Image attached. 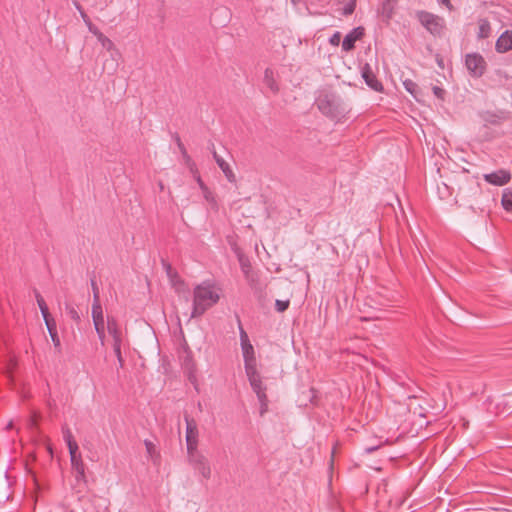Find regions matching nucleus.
Masks as SVG:
<instances>
[{
  "label": "nucleus",
  "mask_w": 512,
  "mask_h": 512,
  "mask_svg": "<svg viewBox=\"0 0 512 512\" xmlns=\"http://www.w3.org/2000/svg\"><path fill=\"white\" fill-rule=\"evenodd\" d=\"M221 294V287L210 280L196 285L193 289L191 317H201L220 301Z\"/></svg>",
  "instance_id": "f257e3e1"
},
{
  "label": "nucleus",
  "mask_w": 512,
  "mask_h": 512,
  "mask_svg": "<svg viewBox=\"0 0 512 512\" xmlns=\"http://www.w3.org/2000/svg\"><path fill=\"white\" fill-rule=\"evenodd\" d=\"M246 376L250 383V386L254 393L256 394L258 401L260 403V415H264L268 411V397L266 394L267 387L263 383V379L258 371V369H253L246 371Z\"/></svg>",
  "instance_id": "f03ea898"
},
{
  "label": "nucleus",
  "mask_w": 512,
  "mask_h": 512,
  "mask_svg": "<svg viewBox=\"0 0 512 512\" xmlns=\"http://www.w3.org/2000/svg\"><path fill=\"white\" fill-rule=\"evenodd\" d=\"M416 17L421 25L434 36H440L446 28L444 18L436 14L422 10L417 11Z\"/></svg>",
  "instance_id": "7ed1b4c3"
},
{
  "label": "nucleus",
  "mask_w": 512,
  "mask_h": 512,
  "mask_svg": "<svg viewBox=\"0 0 512 512\" xmlns=\"http://www.w3.org/2000/svg\"><path fill=\"white\" fill-rule=\"evenodd\" d=\"M240 344L242 355L244 359L245 372L253 369H257V360L255 356L254 347L251 344L248 334L242 326L239 327Z\"/></svg>",
  "instance_id": "20e7f679"
},
{
  "label": "nucleus",
  "mask_w": 512,
  "mask_h": 512,
  "mask_svg": "<svg viewBox=\"0 0 512 512\" xmlns=\"http://www.w3.org/2000/svg\"><path fill=\"white\" fill-rule=\"evenodd\" d=\"M107 330L109 335L112 337V346L114 353L119 362V366L123 367L124 360L121 353V347L123 343V333L116 321L113 317H108L107 319Z\"/></svg>",
  "instance_id": "39448f33"
},
{
  "label": "nucleus",
  "mask_w": 512,
  "mask_h": 512,
  "mask_svg": "<svg viewBox=\"0 0 512 512\" xmlns=\"http://www.w3.org/2000/svg\"><path fill=\"white\" fill-rule=\"evenodd\" d=\"M465 65L473 77H481L486 70V61L479 53L467 54Z\"/></svg>",
  "instance_id": "423d86ee"
},
{
  "label": "nucleus",
  "mask_w": 512,
  "mask_h": 512,
  "mask_svg": "<svg viewBox=\"0 0 512 512\" xmlns=\"http://www.w3.org/2000/svg\"><path fill=\"white\" fill-rule=\"evenodd\" d=\"M188 458L194 469L202 475L203 478L211 477V468L209 463L200 454V450H188Z\"/></svg>",
  "instance_id": "0eeeda50"
},
{
  "label": "nucleus",
  "mask_w": 512,
  "mask_h": 512,
  "mask_svg": "<svg viewBox=\"0 0 512 512\" xmlns=\"http://www.w3.org/2000/svg\"><path fill=\"white\" fill-rule=\"evenodd\" d=\"M483 178L489 184L503 186L510 182L512 176L508 170L499 169L495 172L484 174Z\"/></svg>",
  "instance_id": "6e6552de"
},
{
  "label": "nucleus",
  "mask_w": 512,
  "mask_h": 512,
  "mask_svg": "<svg viewBox=\"0 0 512 512\" xmlns=\"http://www.w3.org/2000/svg\"><path fill=\"white\" fill-rule=\"evenodd\" d=\"M185 422L187 448H196L199 437L197 423L193 418L189 416H185Z\"/></svg>",
  "instance_id": "1a4fd4ad"
},
{
  "label": "nucleus",
  "mask_w": 512,
  "mask_h": 512,
  "mask_svg": "<svg viewBox=\"0 0 512 512\" xmlns=\"http://www.w3.org/2000/svg\"><path fill=\"white\" fill-rule=\"evenodd\" d=\"M93 285V304H92V319L93 323H104L103 309L100 304L99 292L94 282Z\"/></svg>",
  "instance_id": "9d476101"
},
{
  "label": "nucleus",
  "mask_w": 512,
  "mask_h": 512,
  "mask_svg": "<svg viewBox=\"0 0 512 512\" xmlns=\"http://www.w3.org/2000/svg\"><path fill=\"white\" fill-rule=\"evenodd\" d=\"M363 35L364 29L362 27L354 28L344 37L342 49L346 52L351 51L355 46V42L361 39Z\"/></svg>",
  "instance_id": "9b49d317"
},
{
  "label": "nucleus",
  "mask_w": 512,
  "mask_h": 512,
  "mask_svg": "<svg viewBox=\"0 0 512 512\" xmlns=\"http://www.w3.org/2000/svg\"><path fill=\"white\" fill-rule=\"evenodd\" d=\"M362 77L365 80L366 84L375 91H382L383 86L380 81H378L376 75L373 73L369 64H365L362 67Z\"/></svg>",
  "instance_id": "f8f14e48"
},
{
  "label": "nucleus",
  "mask_w": 512,
  "mask_h": 512,
  "mask_svg": "<svg viewBox=\"0 0 512 512\" xmlns=\"http://www.w3.org/2000/svg\"><path fill=\"white\" fill-rule=\"evenodd\" d=\"M495 49L499 53H506L512 50V30H506L498 37Z\"/></svg>",
  "instance_id": "ddd939ff"
},
{
  "label": "nucleus",
  "mask_w": 512,
  "mask_h": 512,
  "mask_svg": "<svg viewBox=\"0 0 512 512\" xmlns=\"http://www.w3.org/2000/svg\"><path fill=\"white\" fill-rule=\"evenodd\" d=\"M71 464L73 470L76 472V478L81 479L84 477L85 469L82 462L81 450H69Z\"/></svg>",
  "instance_id": "4468645a"
},
{
  "label": "nucleus",
  "mask_w": 512,
  "mask_h": 512,
  "mask_svg": "<svg viewBox=\"0 0 512 512\" xmlns=\"http://www.w3.org/2000/svg\"><path fill=\"white\" fill-rule=\"evenodd\" d=\"M213 157H214L217 165L219 166V168L221 169V171L225 175L226 179L230 183H235L236 182V175L233 172V169L231 168V166L222 157H220L216 153V151L213 152Z\"/></svg>",
  "instance_id": "2eb2a0df"
},
{
  "label": "nucleus",
  "mask_w": 512,
  "mask_h": 512,
  "mask_svg": "<svg viewBox=\"0 0 512 512\" xmlns=\"http://www.w3.org/2000/svg\"><path fill=\"white\" fill-rule=\"evenodd\" d=\"M264 84L273 94L278 93L279 85L275 77V72L270 68H267L264 72Z\"/></svg>",
  "instance_id": "dca6fc26"
},
{
  "label": "nucleus",
  "mask_w": 512,
  "mask_h": 512,
  "mask_svg": "<svg viewBox=\"0 0 512 512\" xmlns=\"http://www.w3.org/2000/svg\"><path fill=\"white\" fill-rule=\"evenodd\" d=\"M491 35V25L488 20L480 19L478 21V33L477 36L480 39H486Z\"/></svg>",
  "instance_id": "f3484780"
},
{
  "label": "nucleus",
  "mask_w": 512,
  "mask_h": 512,
  "mask_svg": "<svg viewBox=\"0 0 512 512\" xmlns=\"http://www.w3.org/2000/svg\"><path fill=\"white\" fill-rule=\"evenodd\" d=\"M501 203L507 212H512V191L505 189L502 194Z\"/></svg>",
  "instance_id": "a211bd4d"
},
{
  "label": "nucleus",
  "mask_w": 512,
  "mask_h": 512,
  "mask_svg": "<svg viewBox=\"0 0 512 512\" xmlns=\"http://www.w3.org/2000/svg\"><path fill=\"white\" fill-rule=\"evenodd\" d=\"M96 38L97 40L101 43V45L107 49L108 51L110 50H113L114 49V43L107 37L105 36L102 32H100L99 34L96 35Z\"/></svg>",
  "instance_id": "6ab92c4d"
},
{
  "label": "nucleus",
  "mask_w": 512,
  "mask_h": 512,
  "mask_svg": "<svg viewBox=\"0 0 512 512\" xmlns=\"http://www.w3.org/2000/svg\"><path fill=\"white\" fill-rule=\"evenodd\" d=\"M403 85L410 94H412L415 98L417 97L418 85L414 81L406 79L403 81Z\"/></svg>",
  "instance_id": "aec40b11"
},
{
  "label": "nucleus",
  "mask_w": 512,
  "mask_h": 512,
  "mask_svg": "<svg viewBox=\"0 0 512 512\" xmlns=\"http://www.w3.org/2000/svg\"><path fill=\"white\" fill-rule=\"evenodd\" d=\"M36 300H37V303H38V306H39L42 316L46 317L47 315H49L50 313H49L48 307L46 305V302L38 292L36 293Z\"/></svg>",
  "instance_id": "412c9836"
},
{
  "label": "nucleus",
  "mask_w": 512,
  "mask_h": 512,
  "mask_svg": "<svg viewBox=\"0 0 512 512\" xmlns=\"http://www.w3.org/2000/svg\"><path fill=\"white\" fill-rule=\"evenodd\" d=\"M47 330L49 333L57 331V326L55 320L49 315L43 317Z\"/></svg>",
  "instance_id": "4be33fe9"
},
{
  "label": "nucleus",
  "mask_w": 512,
  "mask_h": 512,
  "mask_svg": "<svg viewBox=\"0 0 512 512\" xmlns=\"http://www.w3.org/2000/svg\"><path fill=\"white\" fill-rule=\"evenodd\" d=\"M94 327H95V330H96V332L98 334V337H99L100 341L103 344L104 343V338H105L104 323H94Z\"/></svg>",
  "instance_id": "5701e85b"
},
{
  "label": "nucleus",
  "mask_w": 512,
  "mask_h": 512,
  "mask_svg": "<svg viewBox=\"0 0 512 512\" xmlns=\"http://www.w3.org/2000/svg\"><path fill=\"white\" fill-rule=\"evenodd\" d=\"M381 14L386 18V20H389L392 17L393 9L390 7L389 2L386 1V3L383 4Z\"/></svg>",
  "instance_id": "b1692460"
},
{
  "label": "nucleus",
  "mask_w": 512,
  "mask_h": 512,
  "mask_svg": "<svg viewBox=\"0 0 512 512\" xmlns=\"http://www.w3.org/2000/svg\"><path fill=\"white\" fill-rule=\"evenodd\" d=\"M356 8V0H350L343 8L344 15H351Z\"/></svg>",
  "instance_id": "393cba45"
},
{
  "label": "nucleus",
  "mask_w": 512,
  "mask_h": 512,
  "mask_svg": "<svg viewBox=\"0 0 512 512\" xmlns=\"http://www.w3.org/2000/svg\"><path fill=\"white\" fill-rule=\"evenodd\" d=\"M289 307V301H282V300H276L275 302V308L278 312H284Z\"/></svg>",
  "instance_id": "a878e982"
},
{
  "label": "nucleus",
  "mask_w": 512,
  "mask_h": 512,
  "mask_svg": "<svg viewBox=\"0 0 512 512\" xmlns=\"http://www.w3.org/2000/svg\"><path fill=\"white\" fill-rule=\"evenodd\" d=\"M49 334H50L51 340H52V342H53V344H54V347H55L58 351H60V350H61V342H60V338H59V336H58L57 331H55V332H51V333H49Z\"/></svg>",
  "instance_id": "bb28decb"
},
{
  "label": "nucleus",
  "mask_w": 512,
  "mask_h": 512,
  "mask_svg": "<svg viewBox=\"0 0 512 512\" xmlns=\"http://www.w3.org/2000/svg\"><path fill=\"white\" fill-rule=\"evenodd\" d=\"M64 438L67 440L68 448H78L77 444L72 440V435L69 431L64 434Z\"/></svg>",
  "instance_id": "cd10ccee"
},
{
  "label": "nucleus",
  "mask_w": 512,
  "mask_h": 512,
  "mask_svg": "<svg viewBox=\"0 0 512 512\" xmlns=\"http://www.w3.org/2000/svg\"><path fill=\"white\" fill-rule=\"evenodd\" d=\"M88 30L93 34V35H97L99 34L101 31L91 22V20H89L88 22H85Z\"/></svg>",
  "instance_id": "c85d7f7f"
},
{
  "label": "nucleus",
  "mask_w": 512,
  "mask_h": 512,
  "mask_svg": "<svg viewBox=\"0 0 512 512\" xmlns=\"http://www.w3.org/2000/svg\"><path fill=\"white\" fill-rule=\"evenodd\" d=\"M168 275L170 276L171 278V282L173 283V285H176L177 283H181L182 284V281L181 279L177 276L176 273L172 274L171 273V268L170 266L168 267Z\"/></svg>",
  "instance_id": "c756f323"
},
{
  "label": "nucleus",
  "mask_w": 512,
  "mask_h": 512,
  "mask_svg": "<svg viewBox=\"0 0 512 512\" xmlns=\"http://www.w3.org/2000/svg\"><path fill=\"white\" fill-rule=\"evenodd\" d=\"M340 38H341V34L340 32H336L332 35V37L330 38V43L334 46H337L339 45L340 43Z\"/></svg>",
  "instance_id": "7c9ffc66"
},
{
  "label": "nucleus",
  "mask_w": 512,
  "mask_h": 512,
  "mask_svg": "<svg viewBox=\"0 0 512 512\" xmlns=\"http://www.w3.org/2000/svg\"><path fill=\"white\" fill-rule=\"evenodd\" d=\"M68 312H69L70 317L73 320H75L77 322L80 320V316H79L78 312L73 307H70Z\"/></svg>",
  "instance_id": "2f4dec72"
},
{
  "label": "nucleus",
  "mask_w": 512,
  "mask_h": 512,
  "mask_svg": "<svg viewBox=\"0 0 512 512\" xmlns=\"http://www.w3.org/2000/svg\"><path fill=\"white\" fill-rule=\"evenodd\" d=\"M433 93H434V95H435L436 97H438V98L442 99V98H443V96H444V93H445V92H444V90H443V89H441L440 87L434 86V87H433Z\"/></svg>",
  "instance_id": "473e14b6"
},
{
  "label": "nucleus",
  "mask_w": 512,
  "mask_h": 512,
  "mask_svg": "<svg viewBox=\"0 0 512 512\" xmlns=\"http://www.w3.org/2000/svg\"><path fill=\"white\" fill-rule=\"evenodd\" d=\"M76 7H77L78 11L80 12V15H81V17H82V19H83L84 23H85V22H88V21L90 20V18H89V17H88V15L84 12V10L82 9V7H81L80 5H77Z\"/></svg>",
  "instance_id": "72a5a7b5"
},
{
  "label": "nucleus",
  "mask_w": 512,
  "mask_h": 512,
  "mask_svg": "<svg viewBox=\"0 0 512 512\" xmlns=\"http://www.w3.org/2000/svg\"><path fill=\"white\" fill-rule=\"evenodd\" d=\"M438 2L444 5L448 10H453V5L451 4L450 0H438Z\"/></svg>",
  "instance_id": "f704fd0d"
},
{
  "label": "nucleus",
  "mask_w": 512,
  "mask_h": 512,
  "mask_svg": "<svg viewBox=\"0 0 512 512\" xmlns=\"http://www.w3.org/2000/svg\"><path fill=\"white\" fill-rule=\"evenodd\" d=\"M188 166L190 168L191 173L194 175V178H195L197 176V174H199L195 163L193 162V163L189 164Z\"/></svg>",
  "instance_id": "c9c22d12"
},
{
  "label": "nucleus",
  "mask_w": 512,
  "mask_h": 512,
  "mask_svg": "<svg viewBox=\"0 0 512 512\" xmlns=\"http://www.w3.org/2000/svg\"><path fill=\"white\" fill-rule=\"evenodd\" d=\"M195 180L196 182L198 183L200 189L204 188V186H206V184L203 182V180L201 179V176L200 174H197V176L195 177Z\"/></svg>",
  "instance_id": "e433bc0d"
},
{
  "label": "nucleus",
  "mask_w": 512,
  "mask_h": 512,
  "mask_svg": "<svg viewBox=\"0 0 512 512\" xmlns=\"http://www.w3.org/2000/svg\"><path fill=\"white\" fill-rule=\"evenodd\" d=\"M178 147L182 153V155H186L187 151H186V148L184 147V145L181 143L180 139H178Z\"/></svg>",
  "instance_id": "4c0bfd02"
},
{
  "label": "nucleus",
  "mask_w": 512,
  "mask_h": 512,
  "mask_svg": "<svg viewBox=\"0 0 512 512\" xmlns=\"http://www.w3.org/2000/svg\"><path fill=\"white\" fill-rule=\"evenodd\" d=\"M319 108H320V110H321L323 113H325V114H330V113H331V111H330V110H328V109L324 106L323 102H321V103H320Z\"/></svg>",
  "instance_id": "58836bf2"
},
{
  "label": "nucleus",
  "mask_w": 512,
  "mask_h": 512,
  "mask_svg": "<svg viewBox=\"0 0 512 512\" xmlns=\"http://www.w3.org/2000/svg\"><path fill=\"white\" fill-rule=\"evenodd\" d=\"M184 159H185V162L187 165L193 163L191 157L186 153V155H183Z\"/></svg>",
  "instance_id": "ea45409f"
},
{
  "label": "nucleus",
  "mask_w": 512,
  "mask_h": 512,
  "mask_svg": "<svg viewBox=\"0 0 512 512\" xmlns=\"http://www.w3.org/2000/svg\"><path fill=\"white\" fill-rule=\"evenodd\" d=\"M204 197H205V199H206V200H208V201L213 200V197H212V193H211V192H210V193H206V194H204Z\"/></svg>",
  "instance_id": "a19ab883"
},
{
  "label": "nucleus",
  "mask_w": 512,
  "mask_h": 512,
  "mask_svg": "<svg viewBox=\"0 0 512 512\" xmlns=\"http://www.w3.org/2000/svg\"><path fill=\"white\" fill-rule=\"evenodd\" d=\"M202 192H203V195L206 194V193H210V190L207 186H204V188L201 189Z\"/></svg>",
  "instance_id": "79ce46f5"
},
{
  "label": "nucleus",
  "mask_w": 512,
  "mask_h": 512,
  "mask_svg": "<svg viewBox=\"0 0 512 512\" xmlns=\"http://www.w3.org/2000/svg\"><path fill=\"white\" fill-rule=\"evenodd\" d=\"M13 427V423L12 422H9L8 425H7V428L8 429H11Z\"/></svg>",
  "instance_id": "37998d69"
},
{
  "label": "nucleus",
  "mask_w": 512,
  "mask_h": 512,
  "mask_svg": "<svg viewBox=\"0 0 512 512\" xmlns=\"http://www.w3.org/2000/svg\"><path fill=\"white\" fill-rule=\"evenodd\" d=\"M147 451H148V453H149V455H150L151 457H152V453H151V452H156V450H151V449H148Z\"/></svg>",
  "instance_id": "c03bdc74"
},
{
  "label": "nucleus",
  "mask_w": 512,
  "mask_h": 512,
  "mask_svg": "<svg viewBox=\"0 0 512 512\" xmlns=\"http://www.w3.org/2000/svg\"><path fill=\"white\" fill-rule=\"evenodd\" d=\"M49 451L51 453V456L53 457V449H50Z\"/></svg>",
  "instance_id": "a18cd8bd"
},
{
  "label": "nucleus",
  "mask_w": 512,
  "mask_h": 512,
  "mask_svg": "<svg viewBox=\"0 0 512 512\" xmlns=\"http://www.w3.org/2000/svg\"><path fill=\"white\" fill-rule=\"evenodd\" d=\"M365 451H366L367 453H370V452H372L373 450L368 449V450H365Z\"/></svg>",
  "instance_id": "49530a36"
},
{
  "label": "nucleus",
  "mask_w": 512,
  "mask_h": 512,
  "mask_svg": "<svg viewBox=\"0 0 512 512\" xmlns=\"http://www.w3.org/2000/svg\"><path fill=\"white\" fill-rule=\"evenodd\" d=\"M508 448H509V449H512V446H509Z\"/></svg>",
  "instance_id": "de8ad7c7"
},
{
  "label": "nucleus",
  "mask_w": 512,
  "mask_h": 512,
  "mask_svg": "<svg viewBox=\"0 0 512 512\" xmlns=\"http://www.w3.org/2000/svg\"><path fill=\"white\" fill-rule=\"evenodd\" d=\"M391 0H387V2H390Z\"/></svg>",
  "instance_id": "09e8293b"
}]
</instances>
